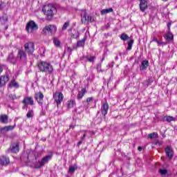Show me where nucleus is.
Here are the masks:
<instances>
[{"instance_id": "nucleus-1", "label": "nucleus", "mask_w": 177, "mask_h": 177, "mask_svg": "<svg viewBox=\"0 0 177 177\" xmlns=\"http://www.w3.org/2000/svg\"><path fill=\"white\" fill-rule=\"evenodd\" d=\"M37 67L41 73H45L46 74H52L53 73V66L49 62L41 61Z\"/></svg>"}, {"instance_id": "nucleus-2", "label": "nucleus", "mask_w": 177, "mask_h": 177, "mask_svg": "<svg viewBox=\"0 0 177 177\" xmlns=\"http://www.w3.org/2000/svg\"><path fill=\"white\" fill-rule=\"evenodd\" d=\"M42 11L47 16L48 19L50 20L55 16V13H56V7L53 4H46L44 6Z\"/></svg>"}, {"instance_id": "nucleus-3", "label": "nucleus", "mask_w": 177, "mask_h": 177, "mask_svg": "<svg viewBox=\"0 0 177 177\" xmlns=\"http://www.w3.org/2000/svg\"><path fill=\"white\" fill-rule=\"evenodd\" d=\"M25 52L28 55H34V51L35 50V44L32 41L26 42L24 44Z\"/></svg>"}, {"instance_id": "nucleus-4", "label": "nucleus", "mask_w": 177, "mask_h": 177, "mask_svg": "<svg viewBox=\"0 0 177 177\" xmlns=\"http://www.w3.org/2000/svg\"><path fill=\"white\" fill-rule=\"evenodd\" d=\"M50 160H52V154L44 156L39 162L35 164V168H41L45 164H48Z\"/></svg>"}, {"instance_id": "nucleus-5", "label": "nucleus", "mask_w": 177, "mask_h": 177, "mask_svg": "<svg viewBox=\"0 0 177 177\" xmlns=\"http://www.w3.org/2000/svg\"><path fill=\"white\" fill-rule=\"evenodd\" d=\"M38 30V25L35 24L34 21H30L27 25H26V30L30 34H32V32H35Z\"/></svg>"}, {"instance_id": "nucleus-6", "label": "nucleus", "mask_w": 177, "mask_h": 177, "mask_svg": "<svg viewBox=\"0 0 177 177\" xmlns=\"http://www.w3.org/2000/svg\"><path fill=\"white\" fill-rule=\"evenodd\" d=\"M17 57L21 63L27 62V53L24 50L19 49Z\"/></svg>"}, {"instance_id": "nucleus-7", "label": "nucleus", "mask_w": 177, "mask_h": 177, "mask_svg": "<svg viewBox=\"0 0 177 177\" xmlns=\"http://www.w3.org/2000/svg\"><path fill=\"white\" fill-rule=\"evenodd\" d=\"M57 31V28L55 25H48L44 28L43 32L44 34H55Z\"/></svg>"}, {"instance_id": "nucleus-8", "label": "nucleus", "mask_w": 177, "mask_h": 177, "mask_svg": "<svg viewBox=\"0 0 177 177\" xmlns=\"http://www.w3.org/2000/svg\"><path fill=\"white\" fill-rule=\"evenodd\" d=\"M80 16L82 24H85L86 22L89 23V21H92V17L88 15L86 10H82Z\"/></svg>"}, {"instance_id": "nucleus-9", "label": "nucleus", "mask_w": 177, "mask_h": 177, "mask_svg": "<svg viewBox=\"0 0 177 177\" xmlns=\"http://www.w3.org/2000/svg\"><path fill=\"white\" fill-rule=\"evenodd\" d=\"M53 98L55 103L57 104V106H59V104H62L64 96L63 95V93L60 92H56L53 94Z\"/></svg>"}, {"instance_id": "nucleus-10", "label": "nucleus", "mask_w": 177, "mask_h": 177, "mask_svg": "<svg viewBox=\"0 0 177 177\" xmlns=\"http://www.w3.org/2000/svg\"><path fill=\"white\" fill-rule=\"evenodd\" d=\"M165 152L168 160H172V158L174 157V149H172V147L171 146L166 147L165 149Z\"/></svg>"}, {"instance_id": "nucleus-11", "label": "nucleus", "mask_w": 177, "mask_h": 177, "mask_svg": "<svg viewBox=\"0 0 177 177\" xmlns=\"http://www.w3.org/2000/svg\"><path fill=\"white\" fill-rule=\"evenodd\" d=\"M16 127V124H14L13 126H6L4 127L0 128V133H2L3 135H6L7 132H9V131H13L15 128Z\"/></svg>"}, {"instance_id": "nucleus-12", "label": "nucleus", "mask_w": 177, "mask_h": 177, "mask_svg": "<svg viewBox=\"0 0 177 177\" xmlns=\"http://www.w3.org/2000/svg\"><path fill=\"white\" fill-rule=\"evenodd\" d=\"M139 6L140 10L145 12L149 8V0H140Z\"/></svg>"}, {"instance_id": "nucleus-13", "label": "nucleus", "mask_w": 177, "mask_h": 177, "mask_svg": "<svg viewBox=\"0 0 177 177\" xmlns=\"http://www.w3.org/2000/svg\"><path fill=\"white\" fill-rule=\"evenodd\" d=\"M10 162V160L8 157H6L5 156H0V165H1L2 167H6V165H9Z\"/></svg>"}, {"instance_id": "nucleus-14", "label": "nucleus", "mask_w": 177, "mask_h": 177, "mask_svg": "<svg viewBox=\"0 0 177 177\" xmlns=\"http://www.w3.org/2000/svg\"><path fill=\"white\" fill-rule=\"evenodd\" d=\"M7 62L9 63H11L12 64H16L17 63V59H16V57H15V54L13 52H11L7 58Z\"/></svg>"}, {"instance_id": "nucleus-15", "label": "nucleus", "mask_w": 177, "mask_h": 177, "mask_svg": "<svg viewBox=\"0 0 177 177\" xmlns=\"http://www.w3.org/2000/svg\"><path fill=\"white\" fill-rule=\"evenodd\" d=\"M35 97L37 102L40 104V106H42L44 103V94L41 92H39L35 94Z\"/></svg>"}, {"instance_id": "nucleus-16", "label": "nucleus", "mask_w": 177, "mask_h": 177, "mask_svg": "<svg viewBox=\"0 0 177 177\" xmlns=\"http://www.w3.org/2000/svg\"><path fill=\"white\" fill-rule=\"evenodd\" d=\"M108 111H109V103L105 102V103L102 104V105L101 106L102 115L104 116H106Z\"/></svg>"}, {"instance_id": "nucleus-17", "label": "nucleus", "mask_w": 177, "mask_h": 177, "mask_svg": "<svg viewBox=\"0 0 177 177\" xmlns=\"http://www.w3.org/2000/svg\"><path fill=\"white\" fill-rule=\"evenodd\" d=\"M8 81H9V76L1 75L0 77V88H2V86L6 85Z\"/></svg>"}, {"instance_id": "nucleus-18", "label": "nucleus", "mask_w": 177, "mask_h": 177, "mask_svg": "<svg viewBox=\"0 0 177 177\" xmlns=\"http://www.w3.org/2000/svg\"><path fill=\"white\" fill-rule=\"evenodd\" d=\"M22 103L25 104V106H27V104H30V106H32L34 104V100H32V97H25Z\"/></svg>"}, {"instance_id": "nucleus-19", "label": "nucleus", "mask_w": 177, "mask_h": 177, "mask_svg": "<svg viewBox=\"0 0 177 177\" xmlns=\"http://www.w3.org/2000/svg\"><path fill=\"white\" fill-rule=\"evenodd\" d=\"M149 67V61L148 60H143L141 62V66H140V71H143L146 70Z\"/></svg>"}, {"instance_id": "nucleus-20", "label": "nucleus", "mask_w": 177, "mask_h": 177, "mask_svg": "<svg viewBox=\"0 0 177 177\" xmlns=\"http://www.w3.org/2000/svg\"><path fill=\"white\" fill-rule=\"evenodd\" d=\"M11 153H19V143L12 144L10 147Z\"/></svg>"}, {"instance_id": "nucleus-21", "label": "nucleus", "mask_w": 177, "mask_h": 177, "mask_svg": "<svg viewBox=\"0 0 177 177\" xmlns=\"http://www.w3.org/2000/svg\"><path fill=\"white\" fill-rule=\"evenodd\" d=\"M6 23H8V15L5 14L0 17V24H1V26H4Z\"/></svg>"}, {"instance_id": "nucleus-22", "label": "nucleus", "mask_w": 177, "mask_h": 177, "mask_svg": "<svg viewBox=\"0 0 177 177\" xmlns=\"http://www.w3.org/2000/svg\"><path fill=\"white\" fill-rule=\"evenodd\" d=\"M75 106V101L73 100H69L66 102V107L67 109H73Z\"/></svg>"}, {"instance_id": "nucleus-23", "label": "nucleus", "mask_w": 177, "mask_h": 177, "mask_svg": "<svg viewBox=\"0 0 177 177\" xmlns=\"http://www.w3.org/2000/svg\"><path fill=\"white\" fill-rule=\"evenodd\" d=\"M8 120H9V118L7 116V115H0V122L2 124H8Z\"/></svg>"}, {"instance_id": "nucleus-24", "label": "nucleus", "mask_w": 177, "mask_h": 177, "mask_svg": "<svg viewBox=\"0 0 177 177\" xmlns=\"http://www.w3.org/2000/svg\"><path fill=\"white\" fill-rule=\"evenodd\" d=\"M165 38L167 39V41H172L174 39V35L169 32L165 35Z\"/></svg>"}, {"instance_id": "nucleus-25", "label": "nucleus", "mask_w": 177, "mask_h": 177, "mask_svg": "<svg viewBox=\"0 0 177 177\" xmlns=\"http://www.w3.org/2000/svg\"><path fill=\"white\" fill-rule=\"evenodd\" d=\"M133 42H135L133 39H130L127 41V50H131L132 49Z\"/></svg>"}, {"instance_id": "nucleus-26", "label": "nucleus", "mask_w": 177, "mask_h": 177, "mask_svg": "<svg viewBox=\"0 0 177 177\" xmlns=\"http://www.w3.org/2000/svg\"><path fill=\"white\" fill-rule=\"evenodd\" d=\"M77 169L78 167H77V165L70 166L68 172V174H74V172H75L76 169Z\"/></svg>"}, {"instance_id": "nucleus-27", "label": "nucleus", "mask_w": 177, "mask_h": 177, "mask_svg": "<svg viewBox=\"0 0 177 177\" xmlns=\"http://www.w3.org/2000/svg\"><path fill=\"white\" fill-rule=\"evenodd\" d=\"M9 88H19V83L12 80L9 84Z\"/></svg>"}, {"instance_id": "nucleus-28", "label": "nucleus", "mask_w": 177, "mask_h": 177, "mask_svg": "<svg viewBox=\"0 0 177 177\" xmlns=\"http://www.w3.org/2000/svg\"><path fill=\"white\" fill-rule=\"evenodd\" d=\"M113 12V9L111 8L103 9L101 10V15H107V13H111Z\"/></svg>"}, {"instance_id": "nucleus-29", "label": "nucleus", "mask_w": 177, "mask_h": 177, "mask_svg": "<svg viewBox=\"0 0 177 177\" xmlns=\"http://www.w3.org/2000/svg\"><path fill=\"white\" fill-rule=\"evenodd\" d=\"M148 138L149 139H156V138H158V133L157 132L149 133Z\"/></svg>"}, {"instance_id": "nucleus-30", "label": "nucleus", "mask_w": 177, "mask_h": 177, "mask_svg": "<svg viewBox=\"0 0 177 177\" xmlns=\"http://www.w3.org/2000/svg\"><path fill=\"white\" fill-rule=\"evenodd\" d=\"M120 39H122V41H128V39H129V36L126 33H122L120 35Z\"/></svg>"}, {"instance_id": "nucleus-31", "label": "nucleus", "mask_w": 177, "mask_h": 177, "mask_svg": "<svg viewBox=\"0 0 177 177\" xmlns=\"http://www.w3.org/2000/svg\"><path fill=\"white\" fill-rule=\"evenodd\" d=\"M84 95H85V88H82L81 93H79L77 94V99L80 100V99H82V97H84Z\"/></svg>"}, {"instance_id": "nucleus-32", "label": "nucleus", "mask_w": 177, "mask_h": 177, "mask_svg": "<svg viewBox=\"0 0 177 177\" xmlns=\"http://www.w3.org/2000/svg\"><path fill=\"white\" fill-rule=\"evenodd\" d=\"M53 41L54 45H55L57 48H60L61 42L59 41L57 38L55 37Z\"/></svg>"}, {"instance_id": "nucleus-33", "label": "nucleus", "mask_w": 177, "mask_h": 177, "mask_svg": "<svg viewBox=\"0 0 177 177\" xmlns=\"http://www.w3.org/2000/svg\"><path fill=\"white\" fill-rule=\"evenodd\" d=\"M27 118H32L34 117V111L32 109H30L28 111L26 114Z\"/></svg>"}, {"instance_id": "nucleus-34", "label": "nucleus", "mask_w": 177, "mask_h": 177, "mask_svg": "<svg viewBox=\"0 0 177 177\" xmlns=\"http://www.w3.org/2000/svg\"><path fill=\"white\" fill-rule=\"evenodd\" d=\"M85 138H86V133H84L81 140L77 142V147H80V146L82 145V142H84V140H85Z\"/></svg>"}, {"instance_id": "nucleus-35", "label": "nucleus", "mask_w": 177, "mask_h": 177, "mask_svg": "<svg viewBox=\"0 0 177 177\" xmlns=\"http://www.w3.org/2000/svg\"><path fill=\"white\" fill-rule=\"evenodd\" d=\"M159 174H160V175H162L163 177L167 176L168 170L160 169H159Z\"/></svg>"}, {"instance_id": "nucleus-36", "label": "nucleus", "mask_w": 177, "mask_h": 177, "mask_svg": "<svg viewBox=\"0 0 177 177\" xmlns=\"http://www.w3.org/2000/svg\"><path fill=\"white\" fill-rule=\"evenodd\" d=\"M85 38H84L83 39L78 41H77V46L79 48H81L82 46H84L85 45Z\"/></svg>"}, {"instance_id": "nucleus-37", "label": "nucleus", "mask_w": 177, "mask_h": 177, "mask_svg": "<svg viewBox=\"0 0 177 177\" xmlns=\"http://www.w3.org/2000/svg\"><path fill=\"white\" fill-rule=\"evenodd\" d=\"M65 53H68V56H70L71 55H72L73 53V48H71V47H67L66 49H65Z\"/></svg>"}, {"instance_id": "nucleus-38", "label": "nucleus", "mask_w": 177, "mask_h": 177, "mask_svg": "<svg viewBox=\"0 0 177 177\" xmlns=\"http://www.w3.org/2000/svg\"><path fill=\"white\" fill-rule=\"evenodd\" d=\"M86 58L88 60V62H90V63H93V62H95V60L96 59V57L95 56H92V57L87 56Z\"/></svg>"}, {"instance_id": "nucleus-39", "label": "nucleus", "mask_w": 177, "mask_h": 177, "mask_svg": "<svg viewBox=\"0 0 177 177\" xmlns=\"http://www.w3.org/2000/svg\"><path fill=\"white\" fill-rule=\"evenodd\" d=\"M69 26H70L69 21H67L66 22H65L62 26V31L67 30V27H68Z\"/></svg>"}, {"instance_id": "nucleus-40", "label": "nucleus", "mask_w": 177, "mask_h": 177, "mask_svg": "<svg viewBox=\"0 0 177 177\" xmlns=\"http://www.w3.org/2000/svg\"><path fill=\"white\" fill-rule=\"evenodd\" d=\"M97 71H98V73L104 72V70L102 69V64H97Z\"/></svg>"}, {"instance_id": "nucleus-41", "label": "nucleus", "mask_w": 177, "mask_h": 177, "mask_svg": "<svg viewBox=\"0 0 177 177\" xmlns=\"http://www.w3.org/2000/svg\"><path fill=\"white\" fill-rule=\"evenodd\" d=\"M166 121L167 122H171L172 121H175V118H174L172 116H167L166 117Z\"/></svg>"}, {"instance_id": "nucleus-42", "label": "nucleus", "mask_w": 177, "mask_h": 177, "mask_svg": "<svg viewBox=\"0 0 177 177\" xmlns=\"http://www.w3.org/2000/svg\"><path fill=\"white\" fill-rule=\"evenodd\" d=\"M73 38L77 39L80 37V32L78 31H75L74 33H72Z\"/></svg>"}, {"instance_id": "nucleus-43", "label": "nucleus", "mask_w": 177, "mask_h": 177, "mask_svg": "<svg viewBox=\"0 0 177 177\" xmlns=\"http://www.w3.org/2000/svg\"><path fill=\"white\" fill-rule=\"evenodd\" d=\"M6 8V3H0V10H3Z\"/></svg>"}, {"instance_id": "nucleus-44", "label": "nucleus", "mask_w": 177, "mask_h": 177, "mask_svg": "<svg viewBox=\"0 0 177 177\" xmlns=\"http://www.w3.org/2000/svg\"><path fill=\"white\" fill-rule=\"evenodd\" d=\"M9 96L12 100H15V99H17V97H16V94H10Z\"/></svg>"}, {"instance_id": "nucleus-45", "label": "nucleus", "mask_w": 177, "mask_h": 177, "mask_svg": "<svg viewBox=\"0 0 177 177\" xmlns=\"http://www.w3.org/2000/svg\"><path fill=\"white\" fill-rule=\"evenodd\" d=\"M157 44L158 45V46H161V45H167V44H165V42H162L161 41H157Z\"/></svg>"}, {"instance_id": "nucleus-46", "label": "nucleus", "mask_w": 177, "mask_h": 177, "mask_svg": "<svg viewBox=\"0 0 177 177\" xmlns=\"http://www.w3.org/2000/svg\"><path fill=\"white\" fill-rule=\"evenodd\" d=\"M92 100H93V98L92 97H88L86 99L87 103H91V102H92Z\"/></svg>"}, {"instance_id": "nucleus-47", "label": "nucleus", "mask_w": 177, "mask_h": 177, "mask_svg": "<svg viewBox=\"0 0 177 177\" xmlns=\"http://www.w3.org/2000/svg\"><path fill=\"white\" fill-rule=\"evenodd\" d=\"M152 41L157 43L158 41V39H157V37H154L152 38Z\"/></svg>"}, {"instance_id": "nucleus-48", "label": "nucleus", "mask_w": 177, "mask_h": 177, "mask_svg": "<svg viewBox=\"0 0 177 177\" xmlns=\"http://www.w3.org/2000/svg\"><path fill=\"white\" fill-rule=\"evenodd\" d=\"M3 71V65H0V74Z\"/></svg>"}, {"instance_id": "nucleus-49", "label": "nucleus", "mask_w": 177, "mask_h": 177, "mask_svg": "<svg viewBox=\"0 0 177 177\" xmlns=\"http://www.w3.org/2000/svg\"><path fill=\"white\" fill-rule=\"evenodd\" d=\"M167 28H168L169 31L171 30V24H167Z\"/></svg>"}, {"instance_id": "nucleus-50", "label": "nucleus", "mask_w": 177, "mask_h": 177, "mask_svg": "<svg viewBox=\"0 0 177 177\" xmlns=\"http://www.w3.org/2000/svg\"><path fill=\"white\" fill-rule=\"evenodd\" d=\"M142 149H143V148L142 147H138V151H142Z\"/></svg>"}, {"instance_id": "nucleus-51", "label": "nucleus", "mask_w": 177, "mask_h": 177, "mask_svg": "<svg viewBox=\"0 0 177 177\" xmlns=\"http://www.w3.org/2000/svg\"><path fill=\"white\" fill-rule=\"evenodd\" d=\"M74 128H75V126L73 124L70 125V129H74Z\"/></svg>"}, {"instance_id": "nucleus-52", "label": "nucleus", "mask_w": 177, "mask_h": 177, "mask_svg": "<svg viewBox=\"0 0 177 177\" xmlns=\"http://www.w3.org/2000/svg\"><path fill=\"white\" fill-rule=\"evenodd\" d=\"M155 145H161V143H160V142L157 141L155 142Z\"/></svg>"}, {"instance_id": "nucleus-53", "label": "nucleus", "mask_w": 177, "mask_h": 177, "mask_svg": "<svg viewBox=\"0 0 177 177\" xmlns=\"http://www.w3.org/2000/svg\"><path fill=\"white\" fill-rule=\"evenodd\" d=\"M115 60H118V57H115Z\"/></svg>"}, {"instance_id": "nucleus-54", "label": "nucleus", "mask_w": 177, "mask_h": 177, "mask_svg": "<svg viewBox=\"0 0 177 177\" xmlns=\"http://www.w3.org/2000/svg\"><path fill=\"white\" fill-rule=\"evenodd\" d=\"M5 30H8V26H6Z\"/></svg>"}, {"instance_id": "nucleus-55", "label": "nucleus", "mask_w": 177, "mask_h": 177, "mask_svg": "<svg viewBox=\"0 0 177 177\" xmlns=\"http://www.w3.org/2000/svg\"><path fill=\"white\" fill-rule=\"evenodd\" d=\"M104 60V57H103L102 59V62H103Z\"/></svg>"}, {"instance_id": "nucleus-56", "label": "nucleus", "mask_w": 177, "mask_h": 177, "mask_svg": "<svg viewBox=\"0 0 177 177\" xmlns=\"http://www.w3.org/2000/svg\"><path fill=\"white\" fill-rule=\"evenodd\" d=\"M162 1H164L165 2H167V1H168V0H162Z\"/></svg>"}, {"instance_id": "nucleus-57", "label": "nucleus", "mask_w": 177, "mask_h": 177, "mask_svg": "<svg viewBox=\"0 0 177 177\" xmlns=\"http://www.w3.org/2000/svg\"><path fill=\"white\" fill-rule=\"evenodd\" d=\"M175 8H177V6H176Z\"/></svg>"}]
</instances>
